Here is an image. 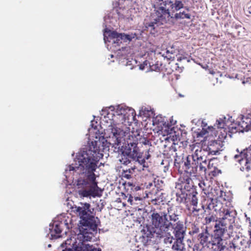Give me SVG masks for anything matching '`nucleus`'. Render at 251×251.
I'll return each instance as SVG.
<instances>
[{
	"instance_id": "f257e3e1",
	"label": "nucleus",
	"mask_w": 251,
	"mask_h": 251,
	"mask_svg": "<svg viewBox=\"0 0 251 251\" xmlns=\"http://www.w3.org/2000/svg\"><path fill=\"white\" fill-rule=\"evenodd\" d=\"M103 156L102 153L97 152L95 151L89 150L83 151L81 155L79 157L78 166H74L73 164L68 167L70 171L79 170L81 173L84 174V178H79L77 180L78 193L83 197L92 196L96 197L100 196L99 194V187L96 181V175L94 173L100 158Z\"/></svg>"
},
{
	"instance_id": "f03ea898",
	"label": "nucleus",
	"mask_w": 251,
	"mask_h": 251,
	"mask_svg": "<svg viewBox=\"0 0 251 251\" xmlns=\"http://www.w3.org/2000/svg\"><path fill=\"white\" fill-rule=\"evenodd\" d=\"M160 211H153L151 215V225L147 226L142 230V235L140 238L144 246L151 243V239L154 237H160L169 234L170 226L172 221H176L174 208L164 204L160 206Z\"/></svg>"
},
{
	"instance_id": "7ed1b4c3",
	"label": "nucleus",
	"mask_w": 251,
	"mask_h": 251,
	"mask_svg": "<svg viewBox=\"0 0 251 251\" xmlns=\"http://www.w3.org/2000/svg\"><path fill=\"white\" fill-rule=\"evenodd\" d=\"M225 203L217 201L214 206L215 210L218 211L220 220L216 221L214 226V235L216 237L222 238L227 233L228 237L232 233L233 223L234 222V212L233 206L229 201Z\"/></svg>"
},
{
	"instance_id": "20e7f679",
	"label": "nucleus",
	"mask_w": 251,
	"mask_h": 251,
	"mask_svg": "<svg viewBox=\"0 0 251 251\" xmlns=\"http://www.w3.org/2000/svg\"><path fill=\"white\" fill-rule=\"evenodd\" d=\"M217 145L216 142H213L211 145H208L205 149L199 148L195 144L190 146V150L191 151L197 148L195 150L194 153L191 155L192 162L195 163L197 166V170H198V175L205 176L206 171V161L209 160L208 156L210 154H216L217 150H213L214 145Z\"/></svg>"
},
{
	"instance_id": "39448f33",
	"label": "nucleus",
	"mask_w": 251,
	"mask_h": 251,
	"mask_svg": "<svg viewBox=\"0 0 251 251\" xmlns=\"http://www.w3.org/2000/svg\"><path fill=\"white\" fill-rule=\"evenodd\" d=\"M170 3L171 0H155L154 12L152 14L154 21L149 23L147 26V27L154 29L155 28V25L158 26V23L161 25L165 24L170 18H171L169 9L166 8Z\"/></svg>"
},
{
	"instance_id": "423d86ee",
	"label": "nucleus",
	"mask_w": 251,
	"mask_h": 251,
	"mask_svg": "<svg viewBox=\"0 0 251 251\" xmlns=\"http://www.w3.org/2000/svg\"><path fill=\"white\" fill-rule=\"evenodd\" d=\"M78 206H73L72 211L80 217L83 226L87 227L93 231L97 230L98 225L90 210V204L87 202H80Z\"/></svg>"
},
{
	"instance_id": "0eeeda50",
	"label": "nucleus",
	"mask_w": 251,
	"mask_h": 251,
	"mask_svg": "<svg viewBox=\"0 0 251 251\" xmlns=\"http://www.w3.org/2000/svg\"><path fill=\"white\" fill-rule=\"evenodd\" d=\"M174 168L178 171V173L182 175L183 174H189L193 176H200L198 175V170H197V166L195 163H192L190 160L189 156L187 157L186 160L183 161V157L177 155L176 153L175 156Z\"/></svg>"
},
{
	"instance_id": "6e6552de",
	"label": "nucleus",
	"mask_w": 251,
	"mask_h": 251,
	"mask_svg": "<svg viewBox=\"0 0 251 251\" xmlns=\"http://www.w3.org/2000/svg\"><path fill=\"white\" fill-rule=\"evenodd\" d=\"M176 220L172 221L170 226V231L173 229V233L176 240L183 241L185 234L186 227L184 226L183 222L179 220L178 215L176 214Z\"/></svg>"
},
{
	"instance_id": "1a4fd4ad",
	"label": "nucleus",
	"mask_w": 251,
	"mask_h": 251,
	"mask_svg": "<svg viewBox=\"0 0 251 251\" xmlns=\"http://www.w3.org/2000/svg\"><path fill=\"white\" fill-rule=\"evenodd\" d=\"M189 174H184L181 175L179 178V181L182 187L188 192H192L193 190H195L194 188L193 182Z\"/></svg>"
},
{
	"instance_id": "9d476101",
	"label": "nucleus",
	"mask_w": 251,
	"mask_h": 251,
	"mask_svg": "<svg viewBox=\"0 0 251 251\" xmlns=\"http://www.w3.org/2000/svg\"><path fill=\"white\" fill-rule=\"evenodd\" d=\"M74 250L71 248H66L62 251H101L100 248H95L93 246L86 245L82 242H80L78 245L73 244Z\"/></svg>"
},
{
	"instance_id": "9b49d317",
	"label": "nucleus",
	"mask_w": 251,
	"mask_h": 251,
	"mask_svg": "<svg viewBox=\"0 0 251 251\" xmlns=\"http://www.w3.org/2000/svg\"><path fill=\"white\" fill-rule=\"evenodd\" d=\"M238 129L240 131H248L251 129V114L246 117L243 116L238 124Z\"/></svg>"
},
{
	"instance_id": "f8f14e48",
	"label": "nucleus",
	"mask_w": 251,
	"mask_h": 251,
	"mask_svg": "<svg viewBox=\"0 0 251 251\" xmlns=\"http://www.w3.org/2000/svg\"><path fill=\"white\" fill-rule=\"evenodd\" d=\"M210 242V244L208 248H211L215 251H223L224 250L225 246L223 245L222 238L216 237L215 235H212Z\"/></svg>"
},
{
	"instance_id": "ddd939ff",
	"label": "nucleus",
	"mask_w": 251,
	"mask_h": 251,
	"mask_svg": "<svg viewBox=\"0 0 251 251\" xmlns=\"http://www.w3.org/2000/svg\"><path fill=\"white\" fill-rule=\"evenodd\" d=\"M113 136L112 137V144L115 149H120L122 141L123 135L124 132L120 129L114 128L112 130Z\"/></svg>"
},
{
	"instance_id": "4468645a",
	"label": "nucleus",
	"mask_w": 251,
	"mask_h": 251,
	"mask_svg": "<svg viewBox=\"0 0 251 251\" xmlns=\"http://www.w3.org/2000/svg\"><path fill=\"white\" fill-rule=\"evenodd\" d=\"M131 112L132 115L133 114V110L127 107H126L123 105H118L117 106L115 110L114 115L121 116L122 117V119L126 120L129 118V112Z\"/></svg>"
},
{
	"instance_id": "2eb2a0df",
	"label": "nucleus",
	"mask_w": 251,
	"mask_h": 251,
	"mask_svg": "<svg viewBox=\"0 0 251 251\" xmlns=\"http://www.w3.org/2000/svg\"><path fill=\"white\" fill-rule=\"evenodd\" d=\"M62 225L61 222H55L52 225H50V234L52 239H57L61 237Z\"/></svg>"
},
{
	"instance_id": "dca6fc26",
	"label": "nucleus",
	"mask_w": 251,
	"mask_h": 251,
	"mask_svg": "<svg viewBox=\"0 0 251 251\" xmlns=\"http://www.w3.org/2000/svg\"><path fill=\"white\" fill-rule=\"evenodd\" d=\"M211 236L207 229L203 230L201 233H200L198 236V239L200 242V244L202 246V247H207L210 246V239Z\"/></svg>"
},
{
	"instance_id": "f3484780",
	"label": "nucleus",
	"mask_w": 251,
	"mask_h": 251,
	"mask_svg": "<svg viewBox=\"0 0 251 251\" xmlns=\"http://www.w3.org/2000/svg\"><path fill=\"white\" fill-rule=\"evenodd\" d=\"M109 33L108 36L112 39H116V40L114 41L115 43L119 44L121 40H130V36L124 33H118L116 31H110V30L105 29V33Z\"/></svg>"
},
{
	"instance_id": "a211bd4d",
	"label": "nucleus",
	"mask_w": 251,
	"mask_h": 251,
	"mask_svg": "<svg viewBox=\"0 0 251 251\" xmlns=\"http://www.w3.org/2000/svg\"><path fill=\"white\" fill-rule=\"evenodd\" d=\"M123 148V153L129 154L132 157H137V154L139 152V148L137 147L136 143H133L132 145H125L122 146Z\"/></svg>"
},
{
	"instance_id": "6ab92c4d",
	"label": "nucleus",
	"mask_w": 251,
	"mask_h": 251,
	"mask_svg": "<svg viewBox=\"0 0 251 251\" xmlns=\"http://www.w3.org/2000/svg\"><path fill=\"white\" fill-rule=\"evenodd\" d=\"M217 130L216 132L218 133L220 132L222 133V137L225 138L226 136V128L225 127L226 125L223 120L220 119L217 121Z\"/></svg>"
},
{
	"instance_id": "aec40b11",
	"label": "nucleus",
	"mask_w": 251,
	"mask_h": 251,
	"mask_svg": "<svg viewBox=\"0 0 251 251\" xmlns=\"http://www.w3.org/2000/svg\"><path fill=\"white\" fill-rule=\"evenodd\" d=\"M171 3H169L168 5H170L171 9L174 12L177 11L184 7V4L181 0H175L174 3L171 0Z\"/></svg>"
},
{
	"instance_id": "412c9836",
	"label": "nucleus",
	"mask_w": 251,
	"mask_h": 251,
	"mask_svg": "<svg viewBox=\"0 0 251 251\" xmlns=\"http://www.w3.org/2000/svg\"><path fill=\"white\" fill-rule=\"evenodd\" d=\"M172 249L173 251H186L185 244L181 240H176L172 246Z\"/></svg>"
},
{
	"instance_id": "4be33fe9",
	"label": "nucleus",
	"mask_w": 251,
	"mask_h": 251,
	"mask_svg": "<svg viewBox=\"0 0 251 251\" xmlns=\"http://www.w3.org/2000/svg\"><path fill=\"white\" fill-rule=\"evenodd\" d=\"M191 17V16L190 14H189L188 13H186L185 11H183V12H179V13H176L174 15V17H173V16L171 17V18H174L175 20H177L184 19H190Z\"/></svg>"
},
{
	"instance_id": "5701e85b",
	"label": "nucleus",
	"mask_w": 251,
	"mask_h": 251,
	"mask_svg": "<svg viewBox=\"0 0 251 251\" xmlns=\"http://www.w3.org/2000/svg\"><path fill=\"white\" fill-rule=\"evenodd\" d=\"M198 193L196 190H193L192 192H190L189 194H187L188 199H191V202L192 205L194 206H197L198 204V198L197 195Z\"/></svg>"
},
{
	"instance_id": "b1692460",
	"label": "nucleus",
	"mask_w": 251,
	"mask_h": 251,
	"mask_svg": "<svg viewBox=\"0 0 251 251\" xmlns=\"http://www.w3.org/2000/svg\"><path fill=\"white\" fill-rule=\"evenodd\" d=\"M125 137L124 138L125 141V145H132L133 143H136V145H138V139L137 137L133 135H129L127 136L126 138V136L125 135Z\"/></svg>"
},
{
	"instance_id": "393cba45",
	"label": "nucleus",
	"mask_w": 251,
	"mask_h": 251,
	"mask_svg": "<svg viewBox=\"0 0 251 251\" xmlns=\"http://www.w3.org/2000/svg\"><path fill=\"white\" fill-rule=\"evenodd\" d=\"M131 159L134 160V157H132L129 154H126L123 152L120 161L121 164L126 165L130 163Z\"/></svg>"
},
{
	"instance_id": "a878e982",
	"label": "nucleus",
	"mask_w": 251,
	"mask_h": 251,
	"mask_svg": "<svg viewBox=\"0 0 251 251\" xmlns=\"http://www.w3.org/2000/svg\"><path fill=\"white\" fill-rule=\"evenodd\" d=\"M206 126V124L205 125L203 126V127H202V129L200 130L199 129L198 130V131H195V134L196 135L197 138L199 137H204L207 133H208V131L207 130V129L205 128V126Z\"/></svg>"
},
{
	"instance_id": "bb28decb",
	"label": "nucleus",
	"mask_w": 251,
	"mask_h": 251,
	"mask_svg": "<svg viewBox=\"0 0 251 251\" xmlns=\"http://www.w3.org/2000/svg\"><path fill=\"white\" fill-rule=\"evenodd\" d=\"M176 201L178 203H184L186 200V197H187V194H185L181 192V193H176Z\"/></svg>"
},
{
	"instance_id": "cd10ccee",
	"label": "nucleus",
	"mask_w": 251,
	"mask_h": 251,
	"mask_svg": "<svg viewBox=\"0 0 251 251\" xmlns=\"http://www.w3.org/2000/svg\"><path fill=\"white\" fill-rule=\"evenodd\" d=\"M134 160L137 161L140 165H142L143 167H148V166L146 165L145 158H142V155L139 152L137 153V157L134 158Z\"/></svg>"
},
{
	"instance_id": "c85d7f7f",
	"label": "nucleus",
	"mask_w": 251,
	"mask_h": 251,
	"mask_svg": "<svg viewBox=\"0 0 251 251\" xmlns=\"http://www.w3.org/2000/svg\"><path fill=\"white\" fill-rule=\"evenodd\" d=\"M156 237L159 238H165L164 241L165 244H171L173 240H174L173 236L171 235L170 230H169V234H167V235L165 236Z\"/></svg>"
},
{
	"instance_id": "c756f323",
	"label": "nucleus",
	"mask_w": 251,
	"mask_h": 251,
	"mask_svg": "<svg viewBox=\"0 0 251 251\" xmlns=\"http://www.w3.org/2000/svg\"><path fill=\"white\" fill-rule=\"evenodd\" d=\"M217 163V159L209 158V160L206 161V168L211 170L214 168V167H216Z\"/></svg>"
},
{
	"instance_id": "7c9ffc66",
	"label": "nucleus",
	"mask_w": 251,
	"mask_h": 251,
	"mask_svg": "<svg viewBox=\"0 0 251 251\" xmlns=\"http://www.w3.org/2000/svg\"><path fill=\"white\" fill-rule=\"evenodd\" d=\"M215 221V216L213 214L210 215L209 214L208 216H207L205 218V224L206 225L209 224L212 222H214Z\"/></svg>"
},
{
	"instance_id": "2f4dec72",
	"label": "nucleus",
	"mask_w": 251,
	"mask_h": 251,
	"mask_svg": "<svg viewBox=\"0 0 251 251\" xmlns=\"http://www.w3.org/2000/svg\"><path fill=\"white\" fill-rule=\"evenodd\" d=\"M210 173L213 176H218L219 174L221 173L220 170L218 169L216 167H214V168L211 169Z\"/></svg>"
},
{
	"instance_id": "473e14b6",
	"label": "nucleus",
	"mask_w": 251,
	"mask_h": 251,
	"mask_svg": "<svg viewBox=\"0 0 251 251\" xmlns=\"http://www.w3.org/2000/svg\"><path fill=\"white\" fill-rule=\"evenodd\" d=\"M173 141H174V142H173L172 145L171 146V147H170V150H173L174 151H176V150H177V148H176V145H178L179 143L180 144H181L182 142H180L179 140V141L176 140V141H175L173 140Z\"/></svg>"
},
{
	"instance_id": "72a5a7b5",
	"label": "nucleus",
	"mask_w": 251,
	"mask_h": 251,
	"mask_svg": "<svg viewBox=\"0 0 251 251\" xmlns=\"http://www.w3.org/2000/svg\"><path fill=\"white\" fill-rule=\"evenodd\" d=\"M199 228L195 226L194 227H192V230L190 231L189 234L191 235H193L198 233L199 232Z\"/></svg>"
},
{
	"instance_id": "f704fd0d",
	"label": "nucleus",
	"mask_w": 251,
	"mask_h": 251,
	"mask_svg": "<svg viewBox=\"0 0 251 251\" xmlns=\"http://www.w3.org/2000/svg\"><path fill=\"white\" fill-rule=\"evenodd\" d=\"M203 247L200 244H197L194 245L193 250V251H201Z\"/></svg>"
},
{
	"instance_id": "c9c22d12",
	"label": "nucleus",
	"mask_w": 251,
	"mask_h": 251,
	"mask_svg": "<svg viewBox=\"0 0 251 251\" xmlns=\"http://www.w3.org/2000/svg\"><path fill=\"white\" fill-rule=\"evenodd\" d=\"M199 185L200 187L202 190V191L207 190V187L206 186L205 182L204 181H200L199 183Z\"/></svg>"
},
{
	"instance_id": "e433bc0d",
	"label": "nucleus",
	"mask_w": 251,
	"mask_h": 251,
	"mask_svg": "<svg viewBox=\"0 0 251 251\" xmlns=\"http://www.w3.org/2000/svg\"><path fill=\"white\" fill-rule=\"evenodd\" d=\"M149 62L148 61H145L142 64H140L139 66V68L140 70H143L145 69V66H147Z\"/></svg>"
},
{
	"instance_id": "4c0bfd02",
	"label": "nucleus",
	"mask_w": 251,
	"mask_h": 251,
	"mask_svg": "<svg viewBox=\"0 0 251 251\" xmlns=\"http://www.w3.org/2000/svg\"><path fill=\"white\" fill-rule=\"evenodd\" d=\"M127 202H128L130 205H133L136 204L135 202H134L133 198L131 195H129L128 198L127 199Z\"/></svg>"
},
{
	"instance_id": "58836bf2",
	"label": "nucleus",
	"mask_w": 251,
	"mask_h": 251,
	"mask_svg": "<svg viewBox=\"0 0 251 251\" xmlns=\"http://www.w3.org/2000/svg\"><path fill=\"white\" fill-rule=\"evenodd\" d=\"M213 142H216L217 144V145L215 144L214 147H213V150H214L215 151L217 150V151H216V153H217V152H219V145L218 144L217 142L215 141H211L209 145H211V144H212Z\"/></svg>"
},
{
	"instance_id": "ea45409f",
	"label": "nucleus",
	"mask_w": 251,
	"mask_h": 251,
	"mask_svg": "<svg viewBox=\"0 0 251 251\" xmlns=\"http://www.w3.org/2000/svg\"><path fill=\"white\" fill-rule=\"evenodd\" d=\"M127 173V171H125V174L124 175V177L127 179H129L131 177V175L129 174L130 171L128 172V174H126Z\"/></svg>"
},
{
	"instance_id": "a19ab883",
	"label": "nucleus",
	"mask_w": 251,
	"mask_h": 251,
	"mask_svg": "<svg viewBox=\"0 0 251 251\" xmlns=\"http://www.w3.org/2000/svg\"><path fill=\"white\" fill-rule=\"evenodd\" d=\"M72 240L71 239H68L65 241V243L61 244V246L64 247V244L70 245L71 244Z\"/></svg>"
},
{
	"instance_id": "79ce46f5",
	"label": "nucleus",
	"mask_w": 251,
	"mask_h": 251,
	"mask_svg": "<svg viewBox=\"0 0 251 251\" xmlns=\"http://www.w3.org/2000/svg\"><path fill=\"white\" fill-rule=\"evenodd\" d=\"M206 129L208 131V132H209V131H213L216 128H215V127H214L213 126H208V127Z\"/></svg>"
},
{
	"instance_id": "37998d69",
	"label": "nucleus",
	"mask_w": 251,
	"mask_h": 251,
	"mask_svg": "<svg viewBox=\"0 0 251 251\" xmlns=\"http://www.w3.org/2000/svg\"><path fill=\"white\" fill-rule=\"evenodd\" d=\"M145 155L146 156L145 157V158L146 159H148L150 157L151 155L149 154L148 151L146 152Z\"/></svg>"
},
{
	"instance_id": "c03bdc74",
	"label": "nucleus",
	"mask_w": 251,
	"mask_h": 251,
	"mask_svg": "<svg viewBox=\"0 0 251 251\" xmlns=\"http://www.w3.org/2000/svg\"><path fill=\"white\" fill-rule=\"evenodd\" d=\"M144 140H145L144 142H143L144 143V144L147 145V144H149L150 141L148 140L144 139Z\"/></svg>"
},
{
	"instance_id": "a18cd8bd",
	"label": "nucleus",
	"mask_w": 251,
	"mask_h": 251,
	"mask_svg": "<svg viewBox=\"0 0 251 251\" xmlns=\"http://www.w3.org/2000/svg\"><path fill=\"white\" fill-rule=\"evenodd\" d=\"M134 200L135 201H141L142 200V199L141 198H139V197H134Z\"/></svg>"
},
{
	"instance_id": "49530a36",
	"label": "nucleus",
	"mask_w": 251,
	"mask_h": 251,
	"mask_svg": "<svg viewBox=\"0 0 251 251\" xmlns=\"http://www.w3.org/2000/svg\"><path fill=\"white\" fill-rule=\"evenodd\" d=\"M157 201V200H156V199H154L151 200V201L152 202V203H153V204H156V202Z\"/></svg>"
},
{
	"instance_id": "de8ad7c7",
	"label": "nucleus",
	"mask_w": 251,
	"mask_h": 251,
	"mask_svg": "<svg viewBox=\"0 0 251 251\" xmlns=\"http://www.w3.org/2000/svg\"><path fill=\"white\" fill-rule=\"evenodd\" d=\"M248 232H249V236H250V240H251V229H250L248 230Z\"/></svg>"
},
{
	"instance_id": "09e8293b",
	"label": "nucleus",
	"mask_w": 251,
	"mask_h": 251,
	"mask_svg": "<svg viewBox=\"0 0 251 251\" xmlns=\"http://www.w3.org/2000/svg\"><path fill=\"white\" fill-rule=\"evenodd\" d=\"M140 186H136V187H135V190L136 191H138V190H140Z\"/></svg>"
},
{
	"instance_id": "8fccbe9b",
	"label": "nucleus",
	"mask_w": 251,
	"mask_h": 251,
	"mask_svg": "<svg viewBox=\"0 0 251 251\" xmlns=\"http://www.w3.org/2000/svg\"><path fill=\"white\" fill-rule=\"evenodd\" d=\"M248 245L250 246H251V240H249V241H248Z\"/></svg>"
},
{
	"instance_id": "3c124183",
	"label": "nucleus",
	"mask_w": 251,
	"mask_h": 251,
	"mask_svg": "<svg viewBox=\"0 0 251 251\" xmlns=\"http://www.w3.org/2000/svg\"><path fill=\"white\" fill-rule=\"evenodd\" d=\"M186 10H187L188 11H189V8H186Z\"/></svg>"
},
{
	"instance_id": "603ef678",
	"label": "nucleus",
	"mask_w": 251,
	"mask_h": 251,
	"mask_svg": "<svg viewBox=\"0 0 251 251\" xmlns=\"http://www.w3.org/2000/svg\"><path fill=\"white\" fill-rule=\"evenodd\" d=\"M128 185H132V184H131L130 183H129V182H128Z\"/></svg>"
}]
</instances>
